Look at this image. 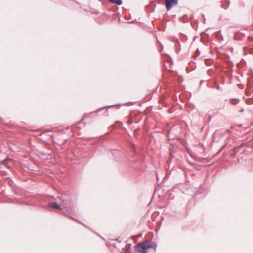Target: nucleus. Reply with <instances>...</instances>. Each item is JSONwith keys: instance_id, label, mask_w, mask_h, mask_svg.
<instances>
[{"instance_id": "2", "label": "nucleus", "mask_w": 253, "mask_h": 253, "mask_svg": "<svg viewBox=\"0 0 253 253\" xmlns=\"http://www.w3.org/2000/svg\"><path fill=\"white\" fill-rule=\"evenodd\" d=\"M178 4V0H165V5L168 11Z\"/></svg>"}, {"instance_id": "4", "label": "nucleus", "mask_w": 253, "mask_h": 253, "mask_svg": "<svg viewBox=\"0 0 253 253\" xmlns=\"http://www.w3.org/2000/svg\"><path fill=\"white\" fill-rule=\"evenodd\" d=\"M11 161V160L10 159H6L3 161H1L0 162V166L4 165V166H5L6 167L9 168V166L8 165V162Z\"/></svg>"}, {"instance_id": "7", "label": "nucleus", "mask_w": 253, "mask_h": 253, "mask_svg": "<svg viewBox=\"0 0 253 253\" xmlns=\"http://www.w3.org/2000/svg\"><path fill=\"white\" fill-rule=\"evenodd\" d=\"M131 246V244H127L126 245V248L128 247V248H129L130 247V246Z\"/></svg>"}, {"instance_id": "6", "label": "nucleus", "mask_w": 253, "mask_h": 253, "mask_svg": "<svg viewBox=\"0 0 253 253\" xmlns=\"http://www.w3.org/2000/svg\"><path fill=\"white\" fill-rule=\"evenodd\" d=\"M214 88H215L218 90H220V86L218 84H216V85L214 86Z\"/></svg>"}, {"instance_id": "5", "label": "nucleus", "mask_w": 253, "mask_h": 253, "mask_svg": "<svg viewBox=\"0 0 253 253\" xmlns=\"http://www.w3.org/2000/svg\"><path fill=\"white\" fill-rule=\"evenodd\" d=\"M110 3L116 4L117 5H121L122 4V0H108Z\"/></svg>"}, {"instance_id": "3", "label": "nucleus", "mask_w": 253, "mask_h": 253, "mask_svg": "<svg viewBox=\"0 0 253 253\" xmlns=\"http://www.w3.org/2000/svg\"><path fill=\"white\" fill-rule=\"evenodd\" d=\"M49 207L57 209H61L60 206L56 202L50 203L48 204Z\"/></svg>"}, {"instance_id": "9", "label": "nucleus", "mask_w": 253, "mask_h": 253, "mask_svg": "<svg viewBox=\"0 0 253 253\" xmlns=\"http://www.w3.org/2000/svg\"><path fill=\"white\" fill-rule=\"evenodd\" d=\"M113 105L109 106L108 107H113Z\"/></svg>"}, {"instance_id": "8", "label": "nucleus", "mask_w": 253, "mask_h": 253, "mask_svg": "<svg viewBox=\"0 0 253 253\" xmlns=\"http://www.w3.org/2000/svg\"><path fill=\"white\" fill-rule=\"evenodd\" d=\"M126 253H129V251L127 250V249H126Z\"/></svg>"}, {"instance_id": "1", "label": "nucleus", "mask_w": 253, "mask_h": 253, "mask_svg": "<svg viewBox=\"0 0 253 253\" xmlns=\"http://www.w3.org/2000/svg\"><path fill=\"white\" fill-rule=\"evenodd\" d=\"M157 245L155 242L146 241L136 245V249L141 253H155Z\"/></svg>"}]
</instances>
